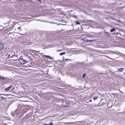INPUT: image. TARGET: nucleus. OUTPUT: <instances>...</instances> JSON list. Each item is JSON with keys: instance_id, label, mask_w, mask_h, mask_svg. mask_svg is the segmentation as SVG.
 Returning <instances> with one entry per match:
<instances>
[{"instance_id": "f257e3e1", "label": "nucleus", "mask_w": 125, "mask_h": 125, "mask_svg": "<svg viewBox=\"0 0 125 125\" xmlns=\"http://www.w3.org/2000/svg\"><path fill=\"white\" fill-rule=\"evenodd\" d=\"M69 104L68 101L66 100H63L62 104V105L64 107H67L69 106Z\"/></svg>"}, {"instance_id": "f03ea898", "label": "nucleus", "mask_w": 125, "mask_h": 125, "mask_svg": "<svg viewBox=\"0 0 125 125\" xmlns=\"http://www.w3.org/2000/svg\"><path fill=\"white\" fill-rule=\"evenodd\" d=\"M4 45L3 43H0V50H2L4 48Z\"/></svg>"}, {"instance_id": "7ed1b4c3", "label": "nucleus", "mask_w": 125, "mask_h": 125, "mask_svg": "<svg viewBox=\"0 0 125 125\" xmlns=\"http://www.w3.org/2000/svg\"><path fill=\"white\" fill-rule=\"evenodd\" d=\"M12 87V85H10V86L8 87L7 88L5 89V91H8V90L9 89L11 88Z\"/></svg>"}, {"instance_id": "20e7f679", "label": "nucleus", "mask_w": 125, "mask_h": 125, "mask_svg": "<svg viewBox=\"0 0 125 125\" xmlns=\"http://www.w3.org/2000/svg\"><path fill=\"white\" fill-rule=\"evenodd\" d=\"M83 40L85 42H89V41H91V40H88L85 38H83Z\"/></svg>"}, {"instance_id": "39448f33", "label": "nucleus", "mask_w": 125, "mask_h": 125, "mask_svg": "<svg viewBox=\"0 0 125 125\" xmlns=\"http://www.w3.org/2000/svg\"><path fill=\"white\" fill-rule=\"evenodd\" d=\"M21 61L22 62L24 63H26L28 62H27L26 61L23 59Z\"/></svg>"}, {"instance_id": "423d86ee", "label": "nucleus", "mask_w": 125, "mask_h": 125, "mask_svg": "<svg viewBox=\"0 0 125 125\" xmlns=\"http://www.w3.org/2000/svg\"><path fill=\"white\" fill-rule=\"evenodd\" d=\"M44 125H53V124L52 122H50L49 124H44Z\"/></svg>"}, {"instance_id": "0eeeda50", "label": "nucleus", "mask_w": 125, "mask_h": 125, "mask_svg": "<svg viewBox=\"0 0 125 125\" xmlns=\"http://www.w3.org/2000/svg\"><path fill=\"white\" fill-rule=\"evenodd\" d=\"M4 79V77L0 75V79L3 80Z\"/></svg>"}, {"instance_id": "6e6552de", "label": "nucleus", "mask_w": 125, "mask_h": 125, "mask_svg": "<svg viewBox=\"0 0 125 125\" xmlns=\"http://www.w3.org/2000/svg\"><path fill=\"white\" fill-rule=\"evenodd\" d=\"M98 98V97L97 96H95L93 97L94 99L95 100L97 99Z\"/></svg>"}, {"instance_id": "1a4fd4ad", "label": "nucleus", "mask_w": 125, "mask_h": 125, "mask_svg": "<svg viewBox=\"0 0 125 125\" xmlns=\"http://www.w3.org/2000/svg\"><path fill=\"white\" fill-rule=\"evenodd\" d=\"M119 71L120 72H121V71H122L123 70H124V68H120V69H118Z\"/></svg>"}, {"instance_id": "9d476101", "label": "nucleus", "mask_w": 125, "mask_h": 125, "mask_svg": "<svg viewBox=\"0 0 125 125\" xmlns=\"http://www.w3.org/2000/svg\"><path fill=\"white\" fill-rule=\"evenodd\" d=\"M46 57L47 59H51V57L49 56L46 55L45 56Z\"/></svg>"}, {"instance_id": "9b49d317", "label": "nucleus", "mask_w": 125, "mask_h": 125, "mask_svg": "<svg viewBox=\"0 0 125 125\" xmlns=\"http://www.w3.org/2000/svg\"><path fill=\"white\" fill-rule=\"evenodd\" d=\"M115 30L114 28H113L112 29H111V31L112 32H113L114 31H115Z\"/></svg>"}, {"instance_id": "f8f14e48", "label": "nucleus", "mask_w": 125, "mask_h": 125, "mask_svg": "<svg viewBox=\"0 0 125 125\" xmlns=\"http://www.w3.org/2000/svg\"><path fill=\"white\" fill-rule=\"evenodd\" d=\"M23 59L22 57V56L20 57L19 58V60L20 61H22Z\"/></svg>"}, {"instance_id": "ddd939ff", "label": "nucleus", "mask_w": 125, "mask_h": 125, "mask_svg": "<svg viewBox=\"0 0 125 125\" xmlns=\"http://www.w3.org/2000/svg\"><path fill=\"white\" fill-rule=\"evenodd\" d=\"M65 52H63L62 53H60V55L61 56L63 54H65Z\"/></svg>"}, {"instance_id": "4468645a", "label": "nucleus", "mask_w": 125, "mask_h": 125, "mask_svg": "<svg viewBox=\"0 0 125 125\" xmlns=\"http://www.w3.org/2000/svg\"><path fill=\"white\" fill-rule=\"evenodd\" d=\"M85 75V73L83 74V77H82L83 78H84Z\"/></svg>"}, {"instance_id": "2eb2a0df", "label": "nucleus", "mask_w": 125, "mask_h": 125, "mask_svg": "<svg viewBox=\"0 0 125 125\" xmlns=\"http://www.w3.org/2000/svg\"><path fill=\"white\" fill-rule=\"evenodd\" d=\"M0 98L2 100H3L4 99V98L3 97H1Z\"/></svg>"}, {"instance_id": "dca6fc26", "label": "nucleus", "mask_w": 125, "mask_h": 125, "mask_svg": "<svg viewBox=\"0 0 125 125\" xmlns=\"http://www.w3.org/2000/svg\"><path fill=\"white\" fill-rule=\"evenodd\" d=\"M76 24H80V23L79 22H76Z\"/></svg>"}, {"instance_id": "f3484780", "label": "nucleus", "mask_w": 125, "mask_h": 125, "mask_svg": "<svg viewBox=\"0 0 125 125\" xmlns=\"http://www.w3.org/2000/svg\"><path fill=\"white\" fill-rule=\"evenodd\" d=\"M10 55V54H8V57H9Z\"/></svg>"}, {"instance_id": "a211bd4d", "label": "nucleus", "mask_w": 125, "mask_h": 125, "mask_svg": "<svg viewBox=\"0 0 125 125\" xmlns=\"http://www.w3.org/2000/svg\"><path fill=\"white\" fill-rule=\"evenodd\" d=\"M21 28V27H20L18 28V29H20Z\"/></svg>"}, {"instance_id": "6ab92c4d", "label": "nucleus", "mask_w": 125, "mask_h": 125, "mask_svg": "<svg viewBox=\"0 0 125 125\" xmlns=\"http://www.w3.org/2000/svg\"><path fill=\"white\" fill-rule=\"evenodd\" d=\"M89 101L90 102H92V100H91V99H90V100H89Z\"/></svg>"}, {"instance_id": "aec40b11", "label": "nucleus", "mask_w": 125, "mask_h": 125, "mask_svg": "<svg viewBox=\"0 0 125 125\" xmlns=\"http://www.w3.org/2000/svg\"><path fill=\"white\" fill-rule=\"evenodd\" d=\"M66 60H70L69 59H66Z\"/></svg>"}]
</instances>
